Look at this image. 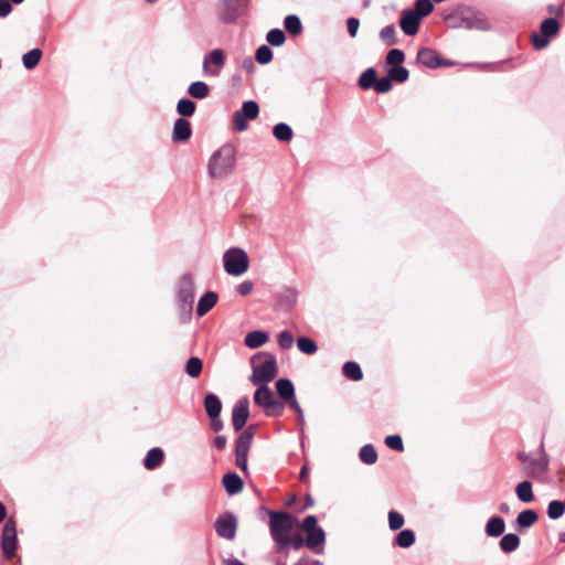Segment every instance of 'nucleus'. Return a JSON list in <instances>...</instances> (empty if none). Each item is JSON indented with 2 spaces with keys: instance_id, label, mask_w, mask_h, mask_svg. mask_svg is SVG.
<instances>
[{
  "instance_id": "nucleus-1",
  "label": "nucleus",
  "mask_w": 565,
  "mask_h": 565,
  "mask_svg": "<svg viewBox=\"0 0 565 565\" xmlns=\"http://www.w3.org/2000/svg\"><path fill=\"white\" fill-rule=\"evenodd\" d=\"M18 548L17 521L11 516L7 519L0 536V550L3 564L22 565V557L18 554Z\"/></svg>"
},
{
  "instance_id": "nucleus-2",
  "label": "nucleus",
  "mask_w": 565,
  "mask_h": 565,
  "mask_svg": "<svg viewBox=\"0 0 565 565\" xmlns=\"http://www.w3.org/2000/svg\"><path fill=\"white\" fill-rule=\"evenodd\" d=\"M236 150L232 145H224L216 150L209 162V173L212 178H224L234 169Z\"/></svg>"
},
{
  "instance_id": "nucleus-3",
  "label": "nucleus",
  "mask_w": 565,
  "mask_h": 565,
  "mask_svg": "<svg viewBox=\"0 0 565 565\" xmlns=\"http://www.w3.org/2000/svg\"><path fill=\"white\" fill-rule=\"evenodd\" d=\"M224 268L228 275L241 276L248 270L249 259L241 248H230L223 256Z\"/></svg>"
},
{
  "instance_id": "nucleus-4",
  "label": "nucleus",
  "mask_w": 565,
  "mask_h": 565,
  "mask_svg": "<svg viewBox=\"0 0 565 565\" xmlns=\"http://www.w3.org/2000/svg\"><path fill=\"white\" fill-rule=\"evenodd\" d=\"M270 533L279 543L294 527L296 519L287 512H270Z\"/></svg>"
},
{
  "instance_id": "nucleus-5",
  "label": "nucleus",
  "mask_w": 565,
  "mask_h": 565,
  "mask_svg": "<svg viewBox=\"0 0 565 565\" xmlns=\"http://www.w3.org/2000/svg\"><path fill=\"white\" fill-rule=\"evenodd\" d=\"M268 359L254 366L250 381L254 385H267L277 376V362L274 355L267 354Z\"/></svg>"
},
{
  "instance_id": "nucleus-6",
  "label": "nucleus",
  "mask_w": 565,
  "mask_h": 565,
  "mask_svg": "<svg viewBox=\"0 0 565 565\" xmlns=\"http://www.w3.org/2000/svg\"><path fill=\"white\" fill-rule=\"evenodd\" d=\"M558 31L559 23L556 19H545L541 23L540 33H533L531 35V43L536 50H542L548 45L550 38L556 35Z\"/></svg>"
},
{
  "instance_id": "nucleus-7",
  "label": "nucleus",
  "mask_w": 565,
  "mask_h": 565,
  "mask_svg": "<svg viewBox=\"0 0 565 565\" xmlns=\"http://www.w3.org/2000/svg\"><path fill=\"white\" fill-rule=\"evenodd\" d=\"M178 299L182 310L190 311L194 300V281L190 274L183 275L178 285Z\"/></svg>"
},
{
  "instance_id": "nucleus-8",
  "label": "nucleus",
  "mask_w": 565,
  "mask_h": 565,
  "mask_svg": "<svg viewBox=\"0 0 565 565\" xmlns=\"http://www.w3.org/2000/svg\"><path fill=\"white\" fill-rule=\"evenodd\" d=\"M259 114V106L254 100L243 103L242 109L233 116L234 128L237 131H244L247 128V119H255Z\"/></svg>"
},
{
  "instance_id": "nucleus-9",
  "label": "nucleus",
  "mask_w": 565,
  "mask_h": 565,
  "mask_svg": "<svg viewBox=\"0 0 565 565\" xmlns=\"http://www.w3.org/2000/svg\"><path fill=\"white\" fill-rule=\"evenodd\" d=\"M214 527L220 537L234 540L236 535L237 522L233 514L226 513L215 521Z\"/></svg>"
},
{
  "instance_id": "nucleus-10",
  "label": "nucleus",
  "mask_w": 565,
  "mask_h": 565,
  "mask_svg": "<svg viewBox=\"0 0 565 565\" xmlns=\"http://www.w3.org/2000/svg\"><path fill=\"white\" fill-rule=\"evenodd\" d=\"M244 0H223L220 4V17L226 22H234L244 11Z\"/></svg>"
},
{
  "instance_id": "nucleus-11",
  "label": "nucleus",
  "mask_w": 565,
  "mask_h": 565,
  "mask_svg": "<svg viewBox=\"0 0 565 565\" xmlns=\"http://www.w3.org/2000/svg\"><path fill=\"white\" fill-rule=\"evenodd\" d=\"M249 417V402L246 397L236 402L233 407L232 423L235 431H239Z\"/></svg>"
},
{
  "instance_id": "nucleus-12",
  "label": "nucleus",
  "mask_w": 565,
  "mask_h": 565,
  "mask_svg": "<svg viewBox=\"0 0 565 565\" xmlns=\"http://www.w3.org/2000/svg\"><path fill=\"white\" fill-rule=\"evenodd\" d=\"M420 20L417 12L406 10L402 13L399 26L406 35L413 36L418 32Z\"/></svg>"
},
{
  "instance_id": "nucleus-13",
  "label": "nucleus",
  "mask_w": 565,
  "mask_h": 565,
  "mask_svg": "<svg viewBox=\"0 0 565 565\" xmlns=\"http://www.w3.org/2000/svg\"><path fill=\"white\" fill-rule=\"evenodd\" d=\"M192 136L191 122L185 118H178L172 129V141L174 143L184 142Z\"/></svg>"
},
{
  "instance_id": "nucleus-14",
  "label": "nucleus",
  "mask_w": 565,
  "mask_h": 565,
  "mask_svg": "<svg viewBox=\"0 0 565 565\" xmlns=\"http://www.w3.org/2000/svg\"><path fill=\"white\" fill-rule=\"evenodd\" d=\"M256 426H248L237 438L235 445V452H247L249 451L254 435H255Z\"/></svg>"
},
{
  "instance_id": "nucleus-15",
  "label": "nucleus",
  "mask_w": 565,
  "mask_h": 565,
  "mask_svg": "<svg viewBox=\"0 0 565 565\" xmlns=\"http://www.w3.org/2000/svg\"><path fill=\"white\" fill-rule=\"evenodd\" d=\"M224 63H225L224 52L221 49H215V50L211 51L209 56L204 60L203 67H204L205 72H209L212 75H217L218 70L212 71V70H210L209 65L214 64L215 66H217V68H221L224 65Z\"/></svg>"
},
{
  "instance_id": "nucleus-16",
  "label": "nucleus",
  "mask_w": 565,
  "mask_h": 565,
  "mask_svg": "<svg viewBox=\"0 0 565 565\" xmlns=\"http://www.w3.org/2000/svg\"><path fill=\"white\" fill-rule=\"evenodd\" d=\"M417 61L430 68H435L440 65L438 53L435 50L428 47H424L418 51Z\"/></svg>"
},
{
  "instance_id": "nucleus-17",
  "label": "nucleus",
  "mask_w": 565,
  "mask_h": 565,
  "mask_svg": "<svg viewBox=\"0 0 565 565\" xmlns=\"http://www.w3.org/2000/svg\"><path fill=\"white\" fill-rule=\"evenodd\" d=\"M204 409L211 419L218 417L222 411L221 399L213 393L206 394L204 397Z\"/></svg>"
},
{
  "instance_id": "nucleus-18",
  "label": "nucleus",
  "mask_w": 565,
  "mask_h": 565,
  "mask_svg": "<svg viewBox=\"0 0 565 565\" xmlns=\"http://www.w3.org/2000/svg\"><path fill=\"white\" fill-rule=\"evenodd\" d=\"M217 294L214 291L205 292L199 300L196 313L200 317L205 316L217 302Z\"/></svg>"
},
{
  "instance_id": "nucleus-19",
  "label": "nucleus",
  "mask_w": 565,
  "mask_h": 565,
  "mask_svg": "<svg viewBox=\"0 0 565 565\" xmlns=\"http://www.w3.org/2000/svg\"><path fill=\"white\" fill-rule=\"evenodd\" d=\"M326 541V534L322 529H318L313 532L307 533L306 545L315 553L322 552V545Z\"/></svg>"
},
{
  "instance_id": "nucleus-20",
  "label": "nucleus",
  "mask_w": 565,
  "mask_h": 565,
  "mask_svg": "<svg viewBox=\"0 0 565 565\" xmlns=\"http://www.w3.org/2000/svg\"><path fill=\"white\" fill-rule=\"evenodd\" d=\"M223 486L230 495L236 494L243 489V480L237 473H226L223 476Z\"/></svg>"
},
{
  "instance_id": "nucleus-21",
  "label": "nucleus",
  "mask_w": 565,
  "mask_h": 565,
  "mask_svg": "<svg viewBox=\"0 0 565 565\" xmlns=\"http://www.w3.org/2000/svg\"><path fill=\"white\" fill-rule=\"evenodd\" d=\"M465 26L468 29L489 30L490 23L487 18L481 13H471L463 19Z\"/></svg>"
},
{
  "instance_id": "nucleus-22",
  "label": "nucleus",
  "mask_w": 565,
  "mask_h": 565,
  "mask_svg": "<svg viewBox=\"0 0 565 565\" xmlns=\"http://www.w3.org/2000/svg\"><path fill=\"white\" fill-rule=\"evenodd\" d=\"M276 391L279 397L285 402H288L295 397L294 384L288 379H279L276 382Z\"/></svg>"
},
{
  "instance_id": "nucleus-23",
  "label": "nucleus",
  "mask_w": 565,
  "mask_h": 565,
  "mask_svg": "<svg viewBox=\"0 0 565 565\" xmlns=\"http://www.w3.org/2000/svg\"><path fill=\"white\" fill-rule=\"evenodd\" d=\"M164 459V454L160 448H152L148 451L143 465L146 469L153 470L158 468Z\"/></svg>"
},
{
  "instance_id": "nucleus-24",
  "label": "nucleus",
  "mask_w": 565,
  "mask_h": 565,
  "mask_svg": "<svg viewBox=\"0 0 565 565\" xmlns=\"http://www.w3.org/2000/svg\"><path fill=\"white\" fill-rule=\"evenodd\" d=\"M505 522L500 516L491 518L486 525V533L488 536L498 537L504 533Z\"/></svg>"
},
{
  "instance_id": "nucleus-25",
  "label": "nucleus",
  "mask_w": 565,
  "mask_h": 565,
  "mask_svg": "<svg viewBox=\"0 0 565 565\" xmlns=\"http://www.w3.org/2000/svg\"><path fill=\"white\" fill-rule=\"evenodd\" d=\"M259 387L254 393V403L260 407H266V405L273 401L274 394L267 385H258Z\"/></svg>"
},
{
  "instance_id": "nucleus-26",
  "label": "nucleus",
  "mask_w": 565,
  "mask_h": 565,
  "mask_svg": "<svg viewBox=\"0 0 565 565\" xmlns=\"http://www.w3.org/2000/svg\"><path fill=\"white\" fill-rule=\"evenodd\" d=\"M268 341V334L264 331H252L245 337V345L250 349H257Z\"/></svg>"
},
{
  "instance_id": "nucleus-27",
  "label": "nucleus",
  "mask_w": 565,
  "mask_h": 565,
  "mask_svg": "<svg viewBox=\"0 0 565 565\" xmlns=\"http://www.w3.org/2000/svg\"><path fill=\"white\" fill-rule=\"evenodd\" d=\"M516 497L520 501L529 503L534 500L532 483L527 480L520 482L515 488Z\"/></svg>"
},
{
  "instance_id": "nucleus-28",
  "label": "nucleus",
  "mask_w": 565,
  "mask_h": 565,
  "mask_svg": "<svg viewBox=\"0 0 565 565\" xmlns=\"http://www.w3.org/2000/svg\"><path fill=\"white\" fill-rule=\"evenodd\" d=\"M539 519L537 513L534 510H524L522 511L518 518L516 523L520 529H526L536 523Z\"/></svg>"
},
{
  "instance_id": "nucleus-29",
  "label": "nucleus",
  "mask_w": 565,
  "mask_h": 565,
  "mask_svg": "<svg viewBox=\"0 0 565 565\" xmlns=\"http://www.w3.org/2000/svg\"><path fill=\"white\" fill-rule=\"evenodd\" d=\"M342 372L345 377L352 381H361L363 379V372L356 362H345Z\"/></svg>"
},
{
  "instance_id": "nucleus-30",
  "label": "nucleus",
  "mask_w": 565,
  "mask_h": 565,
  "mask_svg": "<svg viewBox=\"0 0 565 565\" xmlns=\"http://www.w3.org/2000/svg\"><path fill=\"white\" fill-rule=\"evenodd\" d=\"M202 370H203V362L198 356H191L186 361L185 366H184L185 373L193 379L199 377L202 373Z\"/></svg>"
},
{
  "instance_id": "nucleus-31",
  "label": "nucleus",
  "mask_w": 565,
  "mask_h": 565,
  "mask_svg": "<svg viewBox=\"0 0 565 565\" xmlns=\"http://www.w3.org/2000/svg\"><path fill=\"white\" fill-rule=\"evenodd\" d=\"M520 537L514 533L505 534L500 541V547L504 553L515 551L520 545Z\"/></svg>"
},
{
  "instance_id": "nucleus-32",
  "label": "nucleus",
  "mask_w": 565,
  "mask_h": 565,
  "mask_svg": "<svg viewBox=\"0 0 565 565\" xmlns=\"http://www.w3.org/2000/svg\"><path fill=\"white\" fill-rule=\"evenodd\" d=\"M42 51L40 49H32L22 56L23 65L26 70L34 68L41 61Z\"/></svg>"
},
{
  "instance_id": "nucleus-33",
  "label": "nucleus",
  "mask_w": 565,
  "mask_h": 565,
  "mask_svg": "<svg viewBox=\"0 0 565 565\" xmlns=\"http://www.w3.org/2000/svg\"><path fill=\"white\" fill-rule=\"evenodd\" d=\"M188 90L193 98L203 99L207 97L210 87L204 82H193Z\"/></svg>"
},
{
  "instance_id": "nucleus-34",
  "label": "nucleus",
  "mask_w": 565,
  "mask_h": 565,
  "mask_svg": "<svg viewBox=\"0 0 565 565\" xmlns=\"http://www.w3.org/2000/svg\"><path fill=\"white\" fill-rule=\"evenodd\" d=\"M375 82H376V72L374 68L370 67L361 74V76L359 78V86L362 89H369V88L375 86Z\"/></svg>"
},
{
  "instance_id": "nucleus-35",
  "label": "nucleus",
  "mask_w": 565,
  "mask_h": 565,
  "mask_svg": "<svg viewBox=\"0 0 565 565\" xmlns=\"http://www.w3.org/2000/svg\"><path fill=\"white\" fill-rule=\"evenodd\" d=\"M273 135L276 139L288 142L292 138V129L287 124L279 122L274 127Z\"/></svg>"
},
{
  "instance_id": "nucleus-36",
  "label": "nucleus",
  "mask_w": 565,
  "mask_h": 565,
  "mask_svg": "<svg viewBox=\"0 0 565 565\" xmlns=\"http://www.w3.org/2000/svg\"><path fill=\"white\" fill-rule=\"evenodd\" d=\"M285 28L291 35H299L302 31L301 21L295 14L285 18Z\"/></svg>"
},
{
  "instance_id": "nucleus-37",
  "label": "nucleus",
  "mask_w": 565,
  "mask_h": 565,
  "mask_svg": "<svg viewBox=\"0 0 565 565\" xmlns=\"http://www.w3.org/2000/svg\"><path fill=\"white\" fill-rule=\"evenodd\" d=\"M196 105L188 98L180 99L177 104V111L183 117H190L195 113Z\"/></svg>"
},
{
  "instance_id": "nucleus-38",
  "label": "nucleus",
  "mask_w": 565,
  "mask_h": 565,
  "mask_svg": "<svg viewBox=\"0 0 565 565\" xmlns=\"http://www.w3.org/2000/svg\"><path fill=\"white\" fill-rule=\"evenodd\" d=\"M285 404L281 401L274 398L270 401L266 407H264V412L267 416L277 417L284 414Z\"/></svg>"
},
{
  "instance_id": "nucleus-39",
  "label": "nucleus",
  "mask_w": 565,
  "mask_h": 565,
  "mask_svg": "<svg viewBox=\"0 0 565 565\" xmlns=\"http://www.w3.org/2000/svg\"><path fill=\"white\" fill-rule=\"evenodd\" d=\"M306 544V541L300 534L289 537L288 534L279 541V548H285L290 545L295 550H300Z\"/></svg>"
},
{
  "instance_id": "nucleus-40",
  "label": "nucleus",
  "mask_w": 565,
  "mask_h": 565,
  "mask_svg": "<svg viewBox=\"0 0 565 565\" xmlns=\"http://www.w3.org/2000/svg\"><path fill=\"white\" fill-rule=\"evenodd\" d=\"M360 459L367 465H373L377 460V452L372 445H365L360 450Z\"/></svg>"
},
{
  "instance_id": "nucleus-41",
  "label": "nucleus",
  "mask_w": 565,
  "mask_h": 565,
  "mask_svg": "<svg viewBox=\"0 0 565 565\" xmlns=\"http://www.w3.org/2000/svg\"><path fill=\"white\" fill-rule=\"evenodd\" d=\"M414 542L415 534L412 530H403L396 536V544L403 548L412 546Z\"/></svg>"
},
{
  "instance_id": "nucleus-42",
  "label": "nucleus",
  "mask_w": 565,
  "mask_h": 565,
  "mask_svg": "<svg viewBox=\"0 0 565 565\" xmlns=\"http://www.w3.org/2000/svg\"><path fill=\"white\" fill-rule=\"evenodd\" d=\"M297 347L305 354H313L318 350L316 342L307 337L299 338L297 340Z\"/></svg>"
},
{
  "instance_id": "nucleus-43",
  "label": "nucleus",
  "mask_w": 565,
  "mask_h": 565,
  "mask_svg": "<svg viewBox=\"0 0 565 565\" xmlns=\"http://www.w3.org/2000/svg\"><path fill=\"white\" fill-rule=\"evenodd\" d=\"M434 10L431 0H416L413 12H417L420 19L430 14Z\"/></svg>"
},
{
  "instance_id": "nucleus-44",
  "label": "nucleus",
  "mask_w": 565,
  "mask_h": 565,
  "mask_svg": "<svg viewBox=\"0 0 565 565\" xmlns=\"http://www.w3.org/2000/svg\"><path fill=\"white\" fill-rule=\"evenodd\" d=\"M565 512V504L562 501H551L547 508V515L552 520L559 519Z\"/></svg>"
},
{
  "instance_id": "nucleus-45",
  "label": "nucleus",
  "mask_w": 565,
  "mask_h": 565,
  "mask_svg": "<svg viewBox=\"0 0 565 565\" xmlns=\"http://www.w3.org/2000/svg\"><path fill=\"white\" fill-rule=\"evenodd\" d=\"M388 76L394 82L404 83L408 79L409 73L405 67L397 65L388 71Z\"/></svg>"
},
{
  "instance_id": "nucleus-46",
  "label": "nucleus",
  "mask_w": 565,
  "mask_h": 565,
  "mask_svg": "<svg viewBox=\"0 0 565 565\" xmlns=\"http://www.w3.org/2000/svg\"><path fill=\"white\" fill-rule=\"evenodd\" d=\"M380 36L386 45H393L397 42L396 31L393 24L384 26L380 32Z\"/></svg>"
},
{
  "instance_id": "nucleus-47",
  "label": "nucleus",
  "mask_w": 565,
  "mask_h": 565,
  "mask_svg": "<svg viewBox=\"0 0 565 565\" xmlns=\"http://www.w3.org/2000/svg\"><path fill=\"white\" fill-rule=\"evenodd\" d=\"M267 41L274 46H280L286 41V35L280 29H273L267 33Z\"/></svg>"
},
{
  "instance_id": "nucleus-48",
  "label": "nucleus",
  "mask_w": 565,
  "mask_h": 565,
  "mask_svg": "<svg viewBox=\"0 0 565 565\" xmlns=\"http://www.w3.org/2000/svg\"><path fill=\"white\" fill-rule=\"evenodd\" d=\"M405 60V54L399 49H392L386 55V63L393 66L401 65Z\"/></svg>"
},
{
  "instance_id": "nucleus-49",
  "label": "nucleus",
  "mask_w": 565,
  "mask_h": 565,
  "mask_svg": "<svg viewBox=\"0 0 565 565\" xmlns=\"http://www.w3.org/2000/svg\"><path fill=\"white\" fill-rule=\"evenodd\" d=\"M255 58L259 64H267L273 60V51L267 45L257 49Z\"/></svg>"
},
{
  "instance_id": "nucleus-50",
  "label": "nucleus",
  "mask_w": 565,
  "mask_h": 565,
  "mask_svg": "<svg viewBox=\"0 0 565 565\" xmlns=\"http://www.w3.org/2000/svg\"><path fill=\"white\" fill-rule=\"evenodd\" d=\"M388 525L393 531L399 530L404 525V518L396 511L388 512Z\"/></svg>"
},
{
  "instance_id": "nucleus-51",
  "label": "nucleus",
  "mask_w": 565,
  "mask_h": 565,
  "mask_svg": "<svg viewBox=\"0 0 565 565\" xmlns=\"http://www.w3.org/2000/svg\"><path fill=\"white\" fill-rule=\"evenodd\" d=\"M392 82L393 81L388 75L381 78H376L374 89L380 94L387 93L392 89Z\"/></svg>"
},
{
  "instance_id": "nucleus-52",
  "label": "nucleus",
  "mask_w": 565,
  "mask_h": 565,
  "mask_svg": "<svg viewBox=\"0 0 565 565\" xmlns=\"http://www.w3.org/2000/svg\"><path fill=\"white\" fill-rule=\"evenodd\" d=\"M385 444L387 445V447H390L391 449H394L396 451H403L404 450V445H403V440H402V437L398 436V435H390L385 438Z\"/></svg>"
},
{
  "instance_id": "nucleus-53",
  "label": "nucleus",
  "mask_w": 565,
  "mask_h": 565,
  "mask_svg": "<svg viewBox=\"0 0 565 565\" xmlns=\"http://www.w3.org/2000/svg\"><path fill=\"white\" fill-rule=\"evenodd\" d=\"M547 470V462L543 459L532 460L531 461V472L532 477L544 473Z\"/></svg>"
},
{
  "instance_id": "nucleus-54",
  "label": "nucleus",
  "mask_w": 565,
  "mask_h": 565,
  "mask_svg": "<svg viewBox=\"0 0 565 565\" xmlns=\"http://www.w3.org/2000/svg\"><path fill=\"white\" fill-rule=\"evenodd\" d=\"M301 529L306 532V533H310V532H313L318 529H320L318 526V520L315 515H308L305 518V520L302 521V524H301Z\"/></svg>"
},
{
  "instance_id": "nucleus-55",
  "label": "nucleus",
  "mask_w": 565,
  "mask_h": 565,
  "mask_svg": "<svg viewBox=\"0 0 565 565\" xmlns=\"http://www.w3.org/2000/svg\"><path fill=\"white\" fill-rule=\"evenodd\" d=\"M278 343L282 349H290L294 344V335L289 331H281L278 334Z\"/></svg>"
},
{
  "instance_id": "nucleus-56",
  "label": "nucleus",
  "mask_w": 565,
  "mask_h": 565,
  "mask_svg": "<svg viewBox=\"0 0 565 565\" xmlns=\"http://www.w3.org/2000/svg\"><path fill=\"white\" fill-rule=\"evenodd\" d=\"M360 26V21L356 18H349L347 20V28L350 36L355 38Z\"/></svg>"
},
{
  "instance_id": "nucleus-57",
  "label": "nucleus",
  "mask_w": 565,
  "mask_h": 565,
  "mask_svg": "<svg viewBox=\"0 0 565 565\" xmlns=\"http://www.w3.org/2000/svg\"><path fill=\"white\" fill-rule=\"evenodd\" d=\"M254 288V284L250 280H245L242 284L238 285L237 291L241 296L245 297L248 296Z\"/></svg>"
},
{
  "instance_id": "nucleus-58",
  "label": "nucleus",
  "mask_w": 565,
  "mask_h": 565,
  "mask_svg": "<svg viewBox=\"0 0 565 565\" xmlns=\"http://www.w3.org/2000/svg\"><path fill=\"white\" fill-rule=\"evenodd\" d=\"M236 454V465L244 471H247V452H235Z\"/></svg>"
},
{
  "instance_id": "nucleus-59",
  "label": "nucleus",
  "mask_w": 565,
  "mask_h": 565,
  "mask_svg": "<svg viewBox=\"0 0 565 565\" xmlns=\"http://www.w3.org/2000/svg\"><path fill=\"white\" fill-rule=\"evenodd\" d=\"M12 11V6L9 0H0V17L4 18Z\"/></svg>"
},
{
  "instance_id": "nucleus-60",
  "label": "nucleus",
  "mask_w": 565,
  "mask_h": 565,
  "mask_svg": "<svg viewBox=\"0 0 565 565\" xmlns=\"http://www.w3.org/2000/svg\"><path fill=\"white\" fill-rule=\"evenodd\" d=\"M226 443L227 440L225 436H216L213 441L214 447L217 448L218 450H223L226 446Z\"/></svg>"
},
{
  "instance_id": "nucleus-61",
  "label": "nucleus",
  "mask_w": 565,
  "mask_h": 565,
  "mask_svg": "<svg viewBox=\"0 0 565 565\" xmlns=\"http://www.w3.org/2000/svg\"><path fill=\"white\" fill-rule=\"evenodd\" d=\"M289 406L298 414V416H302V409L297 402L296 397L287 402Z\"/></svg>"
},
{
  "instance_id": "nucleus-62",
  "label": "nucleus",
  "mask_w": 565,
  "mask_h": 565,
  "mask_svg": "<svg viewBox=\"0 0 565 565\" xmlns=\"http://www.w3.org/2000/svg\"><path fill=\"white\" fill-rule=\"evenodd\" d=\"M211 428L214 430V431H220L222 428H223V422L216 417L214 419H211Z\"/></svg>"
},
{
  "instance_id": "nucleus-63",
  "label": "nucleus",
  "mask_w": 565,
  "mask_h": 565,
  "mask_svg": "<svg viewBox=\"0 0 565 565\" xmlns=\"http://www.w3.org/2000/svg\"><path fill=\"white\" fill-rule=\"evenodd\" d=\"M308 475H309V468L307 465L302 466L301 468V471H300V481L302 482H306L307 479H308Z\"/></svg>"
},
{
  "instance_id": "nucleus-64",
  "label": "nucleus",
  "mask_w": 565,
  "mask_h": 565,
  "mask_svg": "<svg viewBox=\"0 0 565 565\" xmlns=\"http://www.w3.org/2000/svg\"><path fill=\"white\" fill-rule=\"evenodd\" d=\"M223 565H245V564L236 558H233V559L227 558V559L223 561Z\"/></svg>"
}]
</instances>
